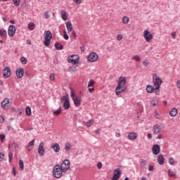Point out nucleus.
<instances>
[{
    "label": "nucleus",
    "instance_id": "obj_1",
    "mask_svg": "<svg viewBox=\"0 0 180 180\" xmlns=\"http://www.w3.org/2000/svg\"><path fill=\"white\" fill-rule=\"evenodd\" d=\"M127 82V80L126 79V77H120L118 79V84L115 89V94L117 96H119L120 94L122 92H124L126 89H127V87L126 86V83Z\"/></svg>",
    "mask_w": 180,
    "mask_h": 180
},
{
    "label": "nucleus",
    "instance_id": "obj_2",
    "mask_svg": "<svg viewBox=\"0 0 180 180\" xmlns=\"http://www.w3.org/2000/svg\"><path fill=\"white\" fill-rule=\"evenodd\" d=\"M53 175L55 178H61L63 176V169L61 168L60 165H56L53 168Z\"/></svg>",
    "mask_w": 180,
    "mask_h": 180
},
{
    "label": "nucleus",
    "instance_id": "obj_3",
    "mask_svg": "<svg viewBox=\"0 0 180 180\" xmlns=\"http://www.w3.org/2000/svg\"><path fill=\"white\" fill-rule=\"evenodd\" d=\"M153 85L155 87V89H158L160 86H161V84H162V79H161L157 74H154L153 75Z\"/></svg>",
    "mask_w": 180,
    "mask_h": 180
},
{
    "label": "nucleus",
    "instance_id": "obj_4",
    "mask_svg": "<svg viewBox=\"0 0 180 180\" xmlns=\"http://www.w3.org/2000/svg\"><path fill=\"white\" fill-rule=\"evenodd\" d=\"M68 61L71 63L73 65H75V64H78V63H79V56H78V55L70 56L68 58Z\"/></svg>",
    "mask_w": 180,
    "mask_h": 180
},
{
    "label": "nucleus",
    "instance_id": "obj_5",
    "mask_svg": "<svg viewBox=\"0 0 180 180\" xmlns=\"http://www.w3.org/2000/svg\"><path fill=\"white\" fill-rule=\"evenodd\" d=\"M70 165H71V162H70L69 160H65L60 165V168L62 169L63 172H67L70 169Z\"/></svg>",
    "mask_w": 180,
    "mask_h": 180
},
{
    "label": "nucleus",
    "instance_id": "obj_6",
    "mask_svg": "<svg viewBox=\"0 0 180 180\" xmlns=\"http://www.w3.org/2000/svg\"><path fill=\"white\" fill-rule=\"evenodd\" d=\"M60 101H64L63 108L65 110H68V109H70V99L68 98V95L63 96Z\"/></svg>",
    "mask_w": 180,
    "mask_h": 180
},
{
    "label": "nucleus",
    "instance_id": "obj_7",
    "mask_svg": "<svg viewBox=\"0 0 180 180\" xmlns=\"http://www.w3.org/2000/svg\"><path fill=\"white\" fill-rule=\"evenodd\" d=\"M98 58V54L95 52L91 53L88 56H87V60L90 63H95V61H97Z\"/></svg>",
    "mask_w": 180,
    "mask_h": 180
},
{
    "label": "nucleus",
    "instance_id": "obj_8",
    "mask_svg": "<svg viewBox=\"0 0 180 180\" xmlns=\"http://www.w3.org/2000/svg\"><path fill=\"white\" fill-rule=\"evenodd\" d=\"M16 33V27L15 25H10L8 29V34L9 37H13Z\"/></svg>",
    "mask_w": 180,
    "mask_h": 180
},
{
    "label": "nucleus",
    "instance_id": "obj_9",
    "mask_svg": "<svg viewBox=\"0 0 180 180\" xmlns=\"http://www.w3.org/2000/svg\"><path fill=\"white\" fill-rule=\"evenodd\" d=\"M143 37L146 41H150L153 40V34L148 32V30H145L143 32Z\"/></svg>",
    "mask_w": 180,
    "mask_h": 180
},
{
    "label": "nucleus",
    "instance_id": "obj_10",
    "mask_svg": "<svg viewBox=\"0 0 180 180\" xmlns=\"http://www.w3.org/2000/svg\"><path fill=\"white\" fill-rule=\"evenodd\" d=\"M161 151V148L159 145H154L152 148V153L154 155H158Z\"/></svg>",
    "mask_w": 180,
    "mask_h": 180
},
{
    "label": "nucleus",
    "instance_id": "obj_11",
    "mask_svg": "<svg viewBox=\"0 0 180 180\" xmlns=\"http://www.w3.org/2000/svg\"><path fill=\"white\" fill-rule=\"evenodd\" d=\"M38 153L39 154V155H41V157H43V155H44V143L41 142L39 145V148H38Z\"/></svg>",
    "mask_w": 180,
    "mask_h": 180
},
{
    "label": "nucleus",
    "instance_id": "obj_12",
    "mask_svg": "<svg viewBox=\"0 0 180 180\" xmlns=\"http://www.w3.org/2000/svg\"><path fill=\"white\" fill-rule=\"evenodd\" d=\"M24 74H25V70H23V68H18L16 70V75H17V77H18V78H19V79L22 78Z\"/></svg>",
    "mask_w": 180,
    "mask_h": 180
},
{
    "label": "nucleus",
    "instance_id": "obj_13",
    "mask_svg": "<svg viewBox=\"0 0 180 180\" xmlns=\"http://www.w3.org/2000/svg\"><path fill=\"white\" fill-rule=\"evenodd\" d=\"M153 134H160V133H161V126L158 125V124H155L153 127Z\"/></svg>",
    "mask_w": 180,
    "mask_h": 180
},
{
    "label": "nucleus",
    "instance_id": "obj_14",
    "mask_svg": "<svg viewBox=\"0 0 180 180\" xmlns=\"http://www.w3.org/2000/svg\"><path fill=\"white\" fill-rule=\"evenodd\" d=\"M44 37L45 40H51V39H53V34H51V31L48 30L44 32Z\"/></svg>",
    "mask_w": 180,
    "mask_h": 180
},
{
    "label": "nucleus",
    "instance_id": "obj_15",
    "mask_svg": "<svg viewBox=\"0 0 180 180\" xmlns=\"http://www.w3.org/2000/svg\"><path fill=\"white\" fill-rule=\"evenodd\" d=\"M1 107L4 109H8V108H9V99L8 98H4L1 102Z\"/></svg>",
    "mask_w": 180,
    "mask_h": 180
},
{
    "label": "nucleus",
    "instance_id": "obj_16",
    "mask_svg": "<svg viewBox=\"0 0 180 180\" xmlns=\"http://www.w3.org/2000/svg\"><path fill=\"white\" fill-rule=\"evenodd\" d=\"M11 77V68L6 67L4 70V78H9Z\"/></svg>",
    "mask_w": 180,
    "mask_h": 180
},
{
    "label": "nucleus",
    "instance_id": "obj_17",
    "mask_svg": "<svg viewBox=\"0 0 180 180\" xmlns=\"http://www.w3.org/2000/svg\"><path fill=\"white\" fill-rule=\"evenodd\" d=\"M60 15L63 20H64L65 22V20H67V19H68V13H67L65 11L61 10Z\"/></svg>",
    "mask_w": 180,
    "mask_h": 180
},
{
    "label": "nucleus",
    "instance_id": "obj_18",
    "mask_svg": "<svg viewBox=\"0 0 180 180\" xmlns=\"http://www.w3.org/2000/svg\"><path fill=\"white\" fill-rule=\"evenodd\" d=\"M129 140H136L137 139V133L135 132H129L128 134Z\"/></svg>",
    "mask_w": 180,
    "mask_h": 180
},
{
    "label": "nucleus",
    "instance_id": "obj_19",
    "mask_svg": "<svg viewBox=\"0 0 180 180\" xmlns=\"http://www.w3.org/2000/svg\"><path fill=\"white\" fill-rule=\"evenodd\" d=\"M158 162L159 165H164V162H165V159L164 158V155H160L158 158Z\"/></svg>",
    "mask_w": 180,
    "mask_h": 180
},
{
    "label": "nucleus",
    "instance_id": "obj_20",
    "mask_svg": "<svg viewBox=\"0 0 180 180\" xmlns=\"http://www.w3.org/2000/svg\"><path fill=\"white\" fill-rule=\"evenodd\" d=\"M167 173L170 178H175V176H176V172L175 171V169H169Z\"/></svg>",
    "mask_w": 180,
    "mask_h": 180
},
{
    "label": "nucleus",
    "instance_id": "obj_21",
    "mask_svg": "<svg viewBox=\"0 0 180 180\" xmlns=\"http://www.w3.org/2000/svg\"><path fill=\"white\" fill-rule=\"evenodd\" d=\"M74 102V105L75 106H76L77 108H78V106L81 105V98L79 97H76L75 98H74L73 100Z\"/></svg>",
    "mask_w": 180,
    "mask_h": 180
},
{
    "label": "nucleus",
    "instance_id": "obj_22",
    "mask_svg": "<svg viewBox=\"0 0 180 180\" xmlns=\"http://www.w3.org/2000/svg\"><path fill=\"white\" fill-rule=\"evenodd\" d=\"M0 37H2L3 39H6V37H8L6 30L5 29L0 30Z\"/></svg>",
    "mask_w": 180,
    "mask_h": 180
},
{
    "label": "nucleus",
    "instance_id": "obj_23",
    "mask_svg": "<svg viewBox=\"0 0 180 180\" xmlns=\"http://www.w3.org/2000/svg\"><path fill=\"white\" fill-rule=\"evenodd\" d=\"M146 91L148 94H153L154 91H155V87L151 86V85H148L146 86Z\"/></svg>",
    "mask_w": 180,
    "mask_h": 180
},
{
    "label": "nucleus",
    "instance_id": "obj_24",
    "mask_svg": "<svg viewBox=\"0 0 180 180\" xmlns=\"http://www.w3.org/2000/svg\"><path fill=\"white\" fill-rule=\"evenodd\" d=\"M51 148H53V150L55 153L60 152V145L58 143H55V144L52 145Z\"/></svg>",
    "mask_w": 180,
    "mask_h": 180
},
{
    "label": "nucleus",
    "instance_id": "obj_25",
    "mask_svg": "<svg viewBox=\"0 0 180 180\" xmlns=\"http://www.w3.org/2000/svg\"><path fill=\"white\" fill-rule=\"evenodd\" d=\"M169 115L172 117H175L178 115V110L175 108H172L169 112Z\"/></svg>",
    "mask_w": 180,
    "mask_h": 180
},
{
    "label": "nucleus",
    "instance_id": "obj_26",
    "mask_svg": "<svg viewBox=\"0 0 180 180\" xmlns=\"http://www.w3.org/2000/svg\"><path fill=\"white\" fill-rule=\"evenodd\" d=\"M72 148V145L70 142L65 143V151H70Z\"/></svg>",
    "mask_w": 180,
    "mask_h": 180
},
{
    "label": "nucleus",
    "instance_id": "obj_27",
    "mask_svg": "<svg viewBox=\"0 0 180 180\" xmlns=\"http://www.w3.org/2000/svg\"><path fill=\"white\" fill-rule=\"evenodd\" d=\"M66 27L68 31L72 32V24L71 23L70 21H68L66 22Z\"/></svg>",
    "mask_w": 180,
    "mask_h": 180
},
{
    "label": "nucleus",
    "instance_id": "obj_28",
    "mask_svg": "<svg viewBox=\"0 0 180 180\" xmlns=\"http://www.w3.org/2000/svg\"><path fill=\"white\" fill-rule=\"evenodd\" d=\"M114 175L120 178V175H122V171H120V169H115L114 170Z\"/></svg>",
    "mask_w": 180,
    "mask_h": 180
},
{
    "label": "nucleus",
    "instance_id": "obj_29",
    "mask_svg": "<svg viewBox=\"0 0 180 180\" xmlns=\"http://www.w3.org/2000/svg\"><path fill=\"white\" fill-rule=\"evenodd\" d=\"M55 48L56 49V50H63V49H64V46H63L61 44L56 42L55 44Z\"/></svg>",
    "mask_w": 180,
    "mask_h": 180
},
{
    "label": "nucleus",
    "instance_id": "obj_30",
    "mask_svg": "<svg viewBox=\"0 0 180 180\" xmlns=\"http://www.w3.org/2000/svg\"><path fill=\"white\" fill-rule=\"evenodd\" d=\"M129 22H130V19L129 18V17L124 16L122 18V23H124V25H127Z\"/></svg>",
    "mask_w": 180,
    "mask_h": 180
},
{
    "label": "nucleus",
    "instance_id": "obj_31",
    "mask_svg": "<svg viewBox=\"0 0 180 180\" xmlns=\"http://www.w3.org/2000/svg\"><path fill=\"white\" fill-rule=\"evenodd\" d=\"M85 126L87 127H91L94 124V120H89L86 122H84Z\"/></svg>",
    "mask_w": 180,
    "mask_h": 180
},
{
    "label": "nucleus",
    "instance_id": "obj_32",
    "mask_svg": "<svg viewBox=\"0 0 180 180\" xmlns=\"http://www.w3.org/2000/svg\"><path fill=\"white\" fill-rule=\"evenodd\" d=\"M61 107H59L57 110L53 111V115L55 116H58V115H61Z\"/></svg>",
    "mask_w": 180,
    "mask_h": 180
},
{
    "label": "nucleus",
    "instance_id": "obj_33",
    "mask_svg": "<svg viewBox=\"0 0 180 180\" xmlns=\"http://www.w3.org/2000/svg\"><path fill=\"white\" fill-rule=\"evenodd\" d=\"M70 96L72 100L75 99V98H77V95L75 94V92L74 91V90H72V89H71L70 91Z\"/></svg>",
    "mask_w": 180,
    "mask_h": 180
},
{
    "label": "nucleus",
    "instance_id": "obj_34",
    "mask_svg": "<svg viewBox=\"0 0 180 180\" xmlns=\"http://www.w3.org/2000/svg\"><path fill=\"white\" fill-rule=\"evenodd\" d=\"M25 112L27 116H30V115H32V109L30 108V107H27Z\"/></svg>",
    "mask_w": 180,
    "mask_h": 180
},
{
    "label": "nucleus",
    "instance_id": "obj_35",
    "mask_svg": "<svg viewBox=\"0 0 180 180\" xmlns=\"http://www.w3.org/2000/svg\"><path fill=\"white\" fill-rule=\"evenodd\" d=\"M94 85H95V80L90 79L88 83V88H91V86H94Z\"/></svg>",
    "mask_w": 180,
    "mask_h": 180
},
{
    "label": "nucleus",
    "instance_id": "obj_36",
    "mask_svg": "<svg viewBox=\"0 0 180 180\" xmlns=\"http://www.w3.org/2000/svg\"><path fill=\"white\" fill-rule=\"evenodd\" d=\"M175 160L174 159V158H169V164L170 165H175Z\"/></svg>",
    "mask_w": 180,
    "mask_h": 180
},
{
    "label": "nucleus",
    "instance_id": "obj_37",
    "mask_svg": "<svg viewBox=\"0 0 180 180\" xmlns=\"http://www.w3.org/2000/svg\"><path fill=\"white\" fill-rule=\"evenodd\" d=\"M12 160H13V153L12 152L8 153V162H12Z\"/></svg>",
    "mask_w": 180,
    "mask_h": 180
},
{
    "label": "nucleus",
    "instance_id": "obj_38",
    "mask_svg": "<svg viewBox=\"0 0 180 180\" xmlns=\"http://www.w3.org/2000/svg\"><path fill=\"white\" fill-rule=\"evenodd\" d=\"M28 29L30 30H34V23L30 22L28 24Z\"/></svg>",
    "mask_w": 180,
    "mask_h": 180
},
{
    "label": "nucleus",
    "instance_id": "obj_39",
    "mask_svg": "<svg viewBox=\"0 0 180 180\" xmlns=\"http://www.w3.org/2000/svg\"><path fill=\"white\" fill-rule=\"evenodd\" d=\"M19 165H20V168L21 169H25V165L23 164V160H19Z\"/></svg>",
    "mask_w": 180,
    "mask_h": 180
},
{
    "label": "nucleus",
    "instance_id": "obj_40",
    "mask_svg": "<svg viewBox=\"0 0 180 180\" xmlns=\"http://www.w3.org/2000/svg\"><path fill=\"white\" fill-rule=\"evenodd\" d=\"M21 63H22V64L25 65V64H27V59H26V58H25V57H22L21 58Z\"/></svg>",
    "mask_w": 180,
    "mask_h": 180
},
{
    "label": "nucleus",
    "instance_id": "obj_41",
    "mask_svg": "<svg viewBox=\"0 0 180 180\" xmlns=\"http://www.w3.org/2000/svg\"><path fill=\"white\" fill-rule=\"evenodd\" d=\"M150 103L152 106H157V103H158V100L157 99L152 100Z\"/></svg>",
    "mask_w": 180,
    "mask_h": 180
},
{
    "label": "nucleus",
    "instance_id": "obj_42",
    "mask_svg": "<svg viewBox=\"0 0 180 180\" xmlns=\"http://www.w3.org/2000/svg\"><path fill=\"white\" fill-rule=\"evenodd\" d=\"M50 41H51V40H46L45 39L44 41V44L46 47H49V46H50Z\"/></svg>",
    "mask_w": 180,
    "mask_h": 180
},
{
    "label": "nucleus",
    "instance_id": "obj_43",
    "mask_svg": "<svg viewBox=\"0 0 180 180\" xmlns=\"http://www.w3.org/2000/svg\"><path fill=\"white\" fill-rule=\"evenodd\" d=\"M15 6H19L20 5V0H13Z\"/></svg>",
    "mask_w": 180,
    "mask_h": 180
},
{
    "label": "nucleus",
    "instance_id": "obj_44",
    "mask_svg": "<svg viewBox=\"0 0 180 180\" xmlns=\"http://www.w3.org/2000/svg\"><path fill=\"white\" fill-rule=\"evenodd\" d=\"M6 137V136L4 134H0V140L1 141V143H4Z\"/></svg>",
    "mask_w": 180,
    "mask_h": 180
},
{
    "label": "nucleus",
    "instance_id": "obj_45",
    "mask_svg": "<svg viewBox=\"0 0 180 180\" xmlns=\"http://www.w3.org/2000/svg\"><path fill=\"white\" fill-rule=\"evenodd\" d=\"M171 36H172V39H174V40H175L176 39V32H172Z\"/></svg>",
    "mask_w": 180,
    "mask_h": 180
},
{
    "label": "nucleus",
    "instance_id": "obj_46",
    "mask_svg": "<svg viewBox=\"0 0 180 180\" xmlns=\"http://www.w3.org/2000/svg\"><path fill=\"white\" fill-rule=\"evenodd\" d=\"M44 18L45 19H49V18H50V14H49V11H45Z\"/></svg>",
    "mask_w": 180,
    "mask_h": 180
},
{
    "label": "nucleus",
    "instance_id": "obj_47",
    "mask_svg": "<svg viewBox=\"0 0 180 180\" xmlns=\"http://www.w3.org/2000/svg\"><path fill=\"white\" fill-rule=\"evenodd\" d=\"M4 158H5V155L2 153H0V162L4 161Z\"/></svg>",
    "mask_w": 180,
    "mask_h": 180
},
{
    "label": "nucleus",
    "instance_id": "obj_48",
    "mask_svg": "<svg viewBox=\"0 0 180 180\" xmlns=\"http://www.w3.org/2000/svg\"><path fill=\"white\" fill-rule=\"evenodd\" d=\"M122 39H123V36L122 34L117 35V40H118V41H120Z\"/></svg>",
    "mask_w": 180,
    "mask_h": 180
},
{
    "label": "nucleus",
    "instance_id": "obj_49",
    "mask_svg": "<svg viewBox=\"0 0 180 180\" xmlns=\"http://www.w3.org/2000/svg\"><path fill=\"white\" fill-rule=\"evenodd\" d=\"M34 141H35L34 139H33L32 141H31L29 143L28 147H30V146L33 147V146H34Z\"/></svg>",
    "mask_w": 180,
    "mask_h": 180
},
{
    "label": "nucleus",
    "instance_id": "obj_50",
    "mask_svg": "<svg viewBox=\"0 0 180 180\" xmlns=\"http://www.w3.org/2000/svg\"><path fill=\"white\" fill-rule=\"evenodd\" d=\"M72 36H73V39H77V33L75 31L72 30Z\"/></svg>",
    "mask_w": 180,
    "mask_h": 180
},
{
    "label": "nucleus",
    "instance_id": "obj_51",
    "mask_svg": "<svg viewBox=\"0 0 180 180\" xmlns=\"http://www.w3.org/2000/svg\"><path fill=\"white\" fill-rule=\"evenodd\" d=\"M142 64H143V65H144L145 67H147V65H148L149 63H148V60H143V61L142 62Z\"/></svg>",
    "mask_w": 180,
    "mask_h": 180
},
{
    "label": "nucleus",
    "instance_id": "obj_52",
    "mask_svg": "<svg viewBox=\"0 0 180 180\" xmlns=\"http://www.w3.org/2000/svg\"><path fill=\"white\" fill-rule=\"evenodd\" d=\"M63 38L65 39V40H68V39H70V37L68 36V34H67V33L65 32V34H63Z\"/></svg>",
    "mask_w": 180,
    "mask_h": 180
},
{
    "label": "nucleus",
    "instance_id": "obj_53",
    "mask_svg": "<svg viewBox=\"0 0 180 180\" xmlns=\"http://www.w3.org/2000/svg\"><path fill=\"white\" fill-rule=\"evenodd\" d=\"M49 78H50L51 81H54L56 79V78L54 77V74H51Z\"/></svg>",
    "mask_w": 180,
    "mask_h": 180
},
{
    "label": "nucleus",
    "instance_id": "obj_54",
    "mask_svg": "<svg viewBox=\"0 0 180 180\" xmlns=\"http://www.w3.org/2000/svg\"><path fill=\"white\" fill-rule=\"evenodd\" d=\"M134 60H135L136 61H140V56H135L133 58Z\"/></svg>",
    "mask_w": 180,
    "mask_h": 180
},
{
    "label": "nucleus",
    "instance_id": "obj_55",
    "mask_svg": "<svg viewBox=\"0 0 180 180\" xmlns=\"http://www.w3.org/2000/svg\"><path fill=\"white\" fill-rule=\"evenodd\" d=\"M155 119H161V116L160 114H158V112H155Z\"/></svg>",
    "mask_w": 180,
    "mask_h": 180
},
{
    "label": "nucleus",
    "instance_id": "obj_56",
    "mask_svg": "<svg viewBox=\"0 0 180 180\" xmlns=\"http://www.w3.org/2000/svg\"><path fill=\"white\" fill-rule=\"evenodd\" d=\"M97 167H98V169H101L102 168V162H98L97 163Z\"/></svg>",
    "mask_w": 180,
    "mask_h": 180
},
{
    "label": "nucleus",
    "instance_id": "obj_57",
    "mask_svg": "<svg viewBox=\"0 0 180 180\" xmlns=\"http://www.w3.org/2000/svg\"><path fill=\"white\" fill-rule=\"evenodd\" d=\"M148 171H154V167L153 165L148 166Z\"/></svg>",
    "mask_w": 180,
    "mask_h": 180
},
{
    "label": "nucleus",
    "instance_id": "obj_58",
    "mask_svg": "<svg viewBox=\"0 0 180 180\" xmlns=\"http://www.w3.org/2000/svg\"><path fill=\"white\" fill-rule=\"evenodd\" d=\"M94 91H95V89L94 87H89V92H90V94H92Z\"/></svg>",
    "mask_w": 180,
    "mask_h": 180
},
{
    "label": "nucleus",
    "instance_id": "obj_59",
    "mask_svg": "<svg viewBox=\"0 0 180 180\" xmlns=\"http://www.w3.org/2000/svg\"><path fill=\"white\" fill-rule=\"evenodd\" d=\"M73 1L75 4H77L78 5H79V4H81V2H82V0H73Z\"/></svg>",
    "mask_w": 180,
    "mask_h": 180
},
{
    "label": "nucleus",
    "instance_id": "obj_60",
    "mask_svg": "<svg viewBox=\"0 0 180 180\" xmlns=\"http://www.w3.org/2000/svg\"><path fill=\"white\" fill-rule=\"evenodd\" d=\"M153 92H155V95H160V89H155V91Z\"/></svg>",
    "mask_w": 180,
    "mask_h": 180
},
{
    "label": "nucleus",
    "instance_id": "obj_61",
    "mask_svg": "<svg viewBox=\"0 0 180 180\" xmlns=\"http://www.w3.org/2000/svg\"><path fill=\"white\" fill-rule=\"evenodd\" d=\"M147 137L150 140V139H153V135L150 133H148L147 134Z\"/></svg>",
    "mask_w": 180,
    "mask_h": 180
},
{
    "label": "nucleus",
    "instance_id": "obj_62",
    "mask_svg": "<svg viewBox=\"0 0 180 180\" xmlns=\"http://www.w3.org/2000/svg\"><path fill=\"white\" fill-rule=\"evenodd\" d=\"M119 178H120V177H119V176H115V175H114V176H112V180H117V179H119Z\"/></svg>",
    "mask_w": 180,
    "mask_h": 180
},
{
    "label": "nucleus",
    "instance_id": "obj_63",
    "mask_svg": "<svg viewBox=\"0 0 180 180\" xmlns=\"http://www.w3.org/2000/svg\"><path fill=\"white\" fill-rule=\"evenodd\" d=\"M4 117L3 116H0V123H4Z\"/></svg>",
    "mask_w": 180,
    "mask_h": 180
},
{
    "label": "nucleus",
    "instance_id": "obj_64",
    "mask_svg": "<svg viewBox=\"0 0 180 180\" xmlns=\"http://www.w3.org/2000/svg\"><path fill=\"white\" fill-rule=\"evenodd\" d=\"M176 86L180 89V80H178L176 82Z\"/></svg>",
    "mask_w": 180,
    "mask_h": 180
}]
</instances>
